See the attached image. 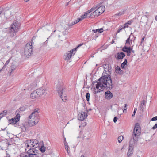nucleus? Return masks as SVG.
Segmentation results:
<instances>
[{
    "label": "nucleus",
    "instance_id": "f257e3e1",
    "mask_svg": "<svg viewBox=\"0 0 157 157\" xmlns=\"http://www.w3.org/2000/svg\"><path fill=\"white\" fill-rule=\"evenodd\" d=\"M96 85V88H94V90L97 89V91H94V93L96 94L100 92L103 90V87L106 88L108 90L105 92V97L107 100L111 99L113 97V94L109 90L112 89L113 87L112 83V81L109 75L107 74L99 78Z\"/></svg>",
    "mask_w": 157,
    "mask_h": 157
},
{
    "label": "nucleus",
    "instance_id": "f03ea898",
    "mask_svg": "<svg viewBox=\"0 0 157 157\" xmlns=\"http://www.w3.org/2000/svg\"><path fill=\"white\" fill-rule=\"evenodd\" d=\"M38 110L36 109L29 117L28 123L30 125L33 126L36 124L39 121L38 116Z\"/></svg>",
    "mask_w": 157,
    "mask_h": 157
},
{
    "label": "nucleus",
    "instance_id": "7ed1b4c3",
    "mask_svg": "<svg viewBox=\"0 0 157 157\" xmlns=\"http://www.w3.org/2000/svg\"><path fill=\"white\" fill-rule=\"evenodd\" d=\"M56 86V90L59 94L60 95L61 98H63V95L65 94V88L63 85L62 81L61 79L58 80L55 83Z\"/></svg>",
    "mask_w": 157,
    "mask_h": 157
},
{
    "label": "nucleus",
    "instance_id": "20e7f679",
    "mask_svg": "<svg viewBox=\"0 0 157 157\" xmlns=\"http://www.w3.org/2000/svg\"><path fill=\"white\" fill-rule=\"evenodd\" d=\"M97 9L92 13L89 16V18H93L95 16H98L103 13L105 10L104 6H101L98 7L97 6Z\"/></svg>",
    "mask_w": 157,
    "mask_h": 157
},
{
    "label": "nucleus",
    "instance_id": "39448f33",
    "mask_svg": "<svg viewBox=\"0 0 157 157\" xmlns=\"http://www.w3.org/2000/svg\"><path fill=\"white\" fill-rule=\"evenodd\" d=\"M141 131L139 124H135L133 132V138L134 141H137L138 136L140 135Z\"/></svg>",
    "mask_w": 157,
    "mask_h": 157
},
{
    "label": "nucleus",
    "instance_id": "423d86ee",
    "mask_svg": "<svg viewBox=\"0 0 157 157\" xmlns=\"http://www.w3.org/2000/svg\"><path fill=\"white\" fill-rule=\"evenodd\" d=\"M83 44V43L81 44L76 48L66 52L64 55V59L65 60L69 59L76 53V49L82 46Z\"/></svg>",
    "mask_w": 157,
    "mask_h": 157
},
{
    "label": "nucleus",
    "instance_id": "0eeeda50",
    "mask_svg": "<svg viewBox=\"0 0 157 157\" xmlns=\"http://www.w3.org/2000/svg\"><path fill=\"white\" fill-rule=\"evenodd\" d=\"M32 46L30 43H27L25 46L24 48V55L25 57H29L30 56L32 52Z\"/></svg>",
    "mask_w": 157,
    "mask_h": 157
},
{
    "label": "nucleus",
    "instance_id": "6e6552de",
    "mask_svg": "<svg viewBox=\"0 0 157 157\" xmlns=\"http://www.w3.org/2000/svg\"><path fill=\"white\" fill-rule=\"evenodd\" d=\"M19 29V27L17 25V23L16 22H13L12 24L10 27V32L12 33L13 35L12 36H14L18 32Z\"/></svg>",
    "mask_w": 157,
    "mask_h": 157
},
{
    "label": "nucleus",
    "instance_id": "1a4fd4ad",
    "mask_svg": "<svg viewBox=\"0 0 157 157\" xmlns=\"http://www.w3.org/2000/svg\"><path fill=\"white\" fill-rule=\"evenodd\" d=\"M37 92L39 97L42 96H45L47 93V90L46 89L40 88L36 90Z\"/></svg>",
    "mask_w": 157,
    "mask_h": 157
},
{
    "label": "nucleus",
    "instance_id": "9d476101",
    "mask_svg": "<svg viewBox=\"0 0 157 157\" xmlns=\"http://www.w3.org/2000/svg\"><path fill=\"white\" fill-rule=\"evenodd\" d=\"M132 49V48L128 47L127 46H124L122 48V50L124 52H126L128 56H130Z\"/></svg>",
    "mask_w": 157,
    "mask_h": 157
},
{
    "label": "nucleus",
    "instance_id": "9b49d317",
    "mask_svg": "<svg viewBox=\"0 0 157 157\" xmlns=\"http://www.w3.org/2000/svg\"><path fill=\"white\" fill-rule=\"evenodd\" d=\"M87 116V113L85 112L79 113L78 115V119L80 121H83L86 118Z\"/></svg>",
    "mask_w": 157,
    "mask_h": 157
},
{
    "label": "nucleus",
    "instance_id": "f8f14e48",
    "mask_svg": "<svg viewBox=\"0 0 157 157\" xmlns=\"http://www.w3.org/2000/svg\"><path fill=\"white\" fill-rule=\"evenodd\" d=\"M94 8H92L90 10H88L86 13H85L84 15H83L81 16V20L86 18L88 14L89 13L91 12H92L94 11V10H95Z\"/></svg>",
    "mask_w": 157,
    "mask_h": 157
},
{
    "label": "nucleus",
    "instance_id": "ddd939ff",
    "mask_svg": "<svg viewBox=\"0 0 157 157\" xmlns=\"http://www.w3.org/2000/svg\"><path fill=\"white\" fill-rule=\"evenodd\" d=\"M125 56V54L123 52H120L117 53V55L115 57L117 59H122Z\"/></svg>",
    "mask_w": 157,
    "mask_h": 157
},
{
    "label": "nucleus",
    "instance_id": "4468645a",
    "mask_svg": "<svg viewBox=\"0 0 157 157\" xmlns=\"http://www.w3.org/2000/svg\"><path fill=\"white\" fill-rule=\"evenodd\" d=\"M30 97L32 99H35L38 98L39 97L38 93L36 90L30 94Z\"/></svg>",
    "mask_w": 157,
    "mask_h": 157
},
{
    "label": "nucleus",
    "instance_id": "2eb2a0df",
    "mask_svg": "<svg viewBox=\"0 0 157 157\" xmlns=\"http://www.w3.org/2000/svg\"><path fill=\"white\" fill-rule=\"evenodd\" d=\"M32 147H34V148H36L39 146V141L35 139L32 140Z\"/></svg>",
    "mask_w": 157,
    "mask_h": 157
},
{
    "label": "nucleus",
    "instance_id": "dca6fc26",
    "mask_svg": "<svg viewBox=\"0 0 157 157\" xmlns=\"http://www.w3.org/2000/svg\"><path fill=\"white\" fill-rule=\"evenodd\" d=\"M32 140H27L26 141V148L29 147V148L31 149L32 147Z\"/></svg>",
    "mask_w": 157,
    "mask_h": 157
},
{
    "label": "nucleus",
    "instance_id": "f3484780",
    "mask_svg": "<svg viewBox=\"0 0 157 157\" xmlns=\"http://www.w3.org/2000/svg\"><path fill=\"white\" fill-rule=\"evenodd\" d=\"M130 37L131 36L130 35L129 37L126 40V43H125V46H128L132 44V40L130 39Z\"/></svg>",
    "mask_w": 157,
    "mask_h": 157
},
{
    "label": "nucleus",
    "instance_id": "a211bd4d",
    "mask_svg": "<svg viewBox=\"0 0 157 157\" xmlns=\"http://www.w3.org/2000/svg\"><path fill=\"white\" fill-rule=\"evenodd\" d=\"M90 136V132L89 131H87L84 133L83 138L85 139V138L86 137L85 139L88 140L89 139Z\"/></svg>",
    "mask_w": 157,
    "mask_h": 157
},
{
    "label": "nucleus",
    "instance_id": "6ab92c4d",
    "mask_svg": "<svg viewBox=\"0 0 157 157\" xmlns=\"http://www.w3.org/2000/svg\"><path fill=\"white\" fill-rule=\"evenodd\" d=\"M133 150L132 147V146H129V148L127 153V155L128 156H129L133 153Z\"/></svg>",
    "mask_w": 157,
    "mask_h": 157
},
{
    "label": "nucleus",
    "instance_id": "aec40b11",
    "mask_svg": "<svg viewBox=\"0 0 157 157\" xmlns=\"http://www.w3.org/2000/svg\"><path fill=\"white\" fill-rule=\"evenodd\" d=\"M145 106V101L143 100L141 102V104L140 106V110H143L144 109V106Z\"/></svg>",
    "mask_w": 157,
    "mask_h": 157
},
{
    "label": "nucleus",
    "instance_id": "412c9836",
    "mask_svg": "<svg viewBox=\"0 0 157 157\" xmlns=\"http://www.w3.org/2000/svg\"><path fill=\"white\" fill-rule=\"evenodd\" d=\"M32 154H33V155H35V157H37L38 156L37 155L38 153L39 152V151L37 150H36L34 149V148H33V151H32Z\"/></svg>",
    "mask_w": 157,
    "mask_h": 157
},
{
    "label": "nucleus",
    "instance_id": "4be33fe9",
    "mask_svg": "<svg viewBox=\"0 0 157 157\" xmlns=\"http://www.w3.org/2000/svg\"><path fill=\"white\" fill-rule=\"evenodd\" d=\"M16 120L15 119V118H12L11 119L9 120V121L10 122V124H16V123L17 122L16 121Z\"/></svg>",
    "mask_w": 157,
    "mask_h": 157
},
{
    "label": "nucleus",
    "instance_id": "5701e85b",
    "mask_svg": "<svg viewBox=\"0 0 157 157\" xmlns=\"http://www.w3.org/2000/svg\"><path fill=\"white\" fill-rule=\"evenodd\" d=\"M16 68L15 65H11L9 70V72L10 73V74H11L13 71Z\"/></svg>",
    "mask_w": 157,
    "mask_h": 157
},
{
    "label": "nucleus",
    "instance_id": "b1692460",
    "mask_svg": "<svg viewBox=\"0 0 157 157\" xmlns=\"http://www.w3.org/2000/svg\"><path fill=\"white\" fill-rule=\"evenodd\" d=\"M81 20V19L78 18L77 20L75 21L74 22H71V25H69L70 27H71L72 26L74 25V24L77 23L79 21H80Z\"/></svg>",
    "mask_w": 157,
    "mask_h": 157
},
{
    "label": "nucleus",
    "instance_id": "393cba45",
    "mask_svg": "<svg viewBox=\"0 0 157 157\" xmlns=\"http://www.w3.org/2000/svg\"><path fill=\"white\" fill-rule=\"evenodd\" d=\"M33 148L30 149L28 150L27 151L28 154L29 155V157L33 156L31 155H33L32 151H33Z\"/></svg>",
    "mask_w": 157,
    "mask_h": 157
},
{
    "label": "nucleus",
    "instance_id": "a878e982",
    "mask_svg": "<svg viewBox=\"0 0 157 157\" xmlns=\"http://www.w3.org/2000/svg\"><path fill=\"white\" fill-rule=\"evenodd\" d=\"M7 113V111L6 110H5L3 111V113L0 114V119L2 118V117L6 115V114Z\"/></svg>",
    "mask_w": 157,
    "mask_h": 157
},
{
    "label": "nucleus",
    "instance_id": "bb28decb",
    "mask_svg": "<svg viewBox=\"0 0 157 157\" xmlns=\"http://www.w3.org/2000/svg\"><path fill=\"white\" fill-rule=\"evenodd\" d=\"M127 60L126 59H125L124 61V62L121 64V67L122 69L124 68V66H125V65L127 64Z\"/></svg>",
    "mask_w": 157,
    "mask_h": 157
},
{
    "label": "nucleus",
    "instance_id": "cd10ccee",
    "mask_svg": "<svg viewBox=\"0 0 157 157\" xmlns=\"http://www.w3.org/2000/svg\"><path fill=\"white\" fill-rule=\"evenodd\" d=\"M20 115L19 113H17L16 115V116L14 117V118L16 120V121L18 122L20 120Z\"/></svg>",
    "mask_w": 157,
    "mask_h": 157
},
{
    "label": "nucleus",
    "instance_id": "c85d7f7f",
    "mask_svg": "<svg viewBox=\"0 0 157 157\" xmlns=\"http://www.w3.org/2000/svg\"><path fill=\"white\" fill-rule=\"evenodd\" d=\"M46 148L44 146H41L40 149V150L42 153H44L45 151Z\"/></svg>",
    "mask_w": 157,
    "mask_h": 157
},
{
    "label": "nucleus",
    "instance_id": "c756f323",
    "mask_svg": "<svg viewBox=\"0 0 157 157\" xmlns=\"http://www.w3.org/2000/svg\"><path fill=\"white\" fill-rule=\"evenodd\" d=\"M125 10H124L123 11L119 12V13L117 14H116L115 15L116 16H121L124 14L125 13Z\"/></svg>",
    "mask_w": 157,
    "mask_h": 157
},
{
    "label": "nucleus",
    "instance_id": "7c9ffc66",
    "mask_svg": "<svg viewBox=\"0 0 157 157\" xmlns=\"http://www.w3.org/2000/svg\"><path fill=\"white\" fill-rule=\"evenodd\" d=\"M86 100L87 101H89L90 94L89 93H87L86 95Z\"/></svg>",
    "mask_w": 157,
    "mask_h": 157
},
{
    "label": "nucleus",
    "instance_id": "2f4dec72",
    "mask_svg": "<svg viewBox=\"0 0 157 157\" xmlns=\"http://www.w3.org/2000/svg\"><path fill=\"white\" fill-rule=\"evenodd\" d=\"M123 136H120L118 138V142L119 143H120L123 139Z\"/></svg>",
    "mask_w": 157,
    "mask_h": 157
},
{
    "label": "nucleus",
    "instance_id": "473e14b6",
    "mask_svg": "<svg viewBox=\"0 0 157 157\" xmlns=\"http://www.w3.org/2000/svg\"><path fill=\"white\" fill-rule=\"evenodd\" d=\"M25 107H21V108H20L19 109H17V112H20V111H25Z\"/></svg>",
    "mask_w": 157,
    "mask_h": 157
},
{
    "label": "nucleus",
    "instance_id": "72a5a7b5",
    "mask_svg": "<svg viewBox=\"0 0 157 157\" xmlns=\"http://www.w3.org/2000/svg\"><path fill=\"white\" fill-rule=\"evenodd\" d=\"M65 149H66L67 150V152L69 154V152H70V151L68 150V149L69 148V147H68L67 144H65Z\"/></svg>",
    "mask_w": 157,
    "mask_h": 157
},
{
    "label": "nucleus",
    "instance_id": "f704fd0d",
    "mask_svg": "<svg viewBox=\"0 0 157 157\" xmlns=\"http://www.w3.org/2000/svg\"><path fill=\"white\" fill-rule=\"evenodd\" d=\"M21 157H28L27 155H26V154L25 153H22L20 154Z\"/></svg>",
    "mask_w": 157,
    "mask_h": 157
},
{
    "label": "nucleus",
    "instance_id": "c9c22d12",
    "mask_svg": "<svg viewBox=\"0 0 157 157\" xmlns=\"http://www.w3.org/2000/svg\"><path fill=\"white\" fill-rule=\"evenodd\" d=\"M128 27V24L127 23H125L124 24V26H121V27H122L123 29H124L125 28H126V27Z\"/></svg>",
    "mask_w": 157,
    "mask_h": 157
},
{
    "label": "nucleus",
    "instance_id": "e433bc0d",
    "mask_svg": "<svg viewBox=\"0 0 157 157\" xmlns=\"http://www.w3.org/2000/svg\"><path fill=\"white\" fill-rule=\"evenodd\" d=\"M97 32L99 33H101L103 31V29L102 28H101L100 29H97Z\"/></svg>",
    "mask_w": 157,
    "mask_h": 157
},
{
    "label": "nucleus",
    "instance_id": "4c0bfd02",
    "mask_svg": "<svg viewBox=\"0 0 157 157\" xmlns=\"http://www.w3.org/2000/svg\"><path fill=\"white\" fill-rule=\"evenodd\" d=\"M65 91H66V90L65 91V94H63V98H62V99L63 101V100L64 99L63 98V97H64L65 98L64 99L65 100L66 99V98H67V97H66V96Z\"/></svg>",
    "mask_w": 157,
    "mask_h": 157
},
{
    "label": "nucleus",
    "instance_id": "58836bf2",
    "mask_svg": "<svg viewBox=\"0 0 157 157\" xmlns=\"http://www.w3.org/2000/svg\"><path fill=\"white\" fill-rule=\"evenodd\" d=\"M136 110H137V109L136 108H135V109H134V111L133 114L132 115V117H133L135 115V113H136Z\"/></svg>",
    "mask_w": 157,
    "mask_h": 157
},
{
    "label": "nucleus",
    "instance_id": "ea45409f",
    "mask_svg": "<svg viewBox=\"0 0 157 157\" xmlns=\"http://www.w3.org/2000/svg\"><path fill=\"white\" fill-rule=\"evenodd\" d=\"M156 120H157V116L153 117L151 119V121H152Z\"/></svg>",
    "mask_w": 157,
    "mask_h": 157
},
{
    "label": "nucleus",
    "instance_id": "a19ab883",
    "mask_svg": "<svg viewBox=\"0 0 157 157\" xmlns=\"http://www.w3.org/2000/svg\"><path fill=\"white\" fill-rule=\"evenodd\" d=\"M157 127V123L155 124V125L152 128L153 129H156Z\"/></svg>",
    "mask_w": 157,
    "mask_h": 157
},
{
    "label": "nucleus",
    "instance_id": "79ce46f5",
    "mask_svg": "<svg viewBox=\"0 0 157 157\" xmlns=\"http://www.w3.org/2000/svg\"><path fill=\"white\" fill-rule=\"evenodd\" d=\"M116 70L120 72H121V71H122V70H121L120 68L119 67H118V66L117 67Z\"/></svg>",
    "mask_w": 157,
    "mask_h": 157
},
{
    "label": "nucleus",
    "instance_id": "37998d69",
    "mask_svg": "<svg viewBox=\"0 0 157 157\" xmlns=\"http://www.w3.org/2000/svg\"><path fill=\"white\" fill-rule=\"evenodd\" d=\"M123 29V28L122 27H121V28L120 29H118V30L117 31V33H119L121 30H122Z\"/></svg>",
    "mask_w": 157,
    "mask_h": 157
},
{
    "label": "nucleus",
    "instance_id": "c03bdc74",
    "mask_svg": "<svg viewBox=\"0 0 157 157\" xmlns=\"http://www.w3.org/2000/svg\"><path fill=\"white\" fill-rule=\"evenodd\" d=\"M117 118L116 117H115L113 119V122L114 123H116V121H117Z\"/></svg>",
    "mask_w": 157,
    "mask_h": 157
},
{
    "label": "nucleus",
    "instance_id": "a18cd8bd",
    "mask_svg": "<svg viewBox=\"0 0 157 157\" xmlns=\"http://www.w3.org/2000/svg\"><path fill=\"white\" fill-rule=\"evenodd\" d=\"M144 38H145V37L144 36L142 38V39L141 41L140 45H142V43L143 42V41H144Z\"/></svg>",
    "mask_w": 157,
    "mask_h": 157
},
{
    "label": "nucleus",
    "instance_id": "49530a36",
    "mask_svg": "<svg viewBox=\"0 0 157 157\" xmlns=\"http://www.w3.org/2000/svg\"><path fill=\"white\" fill-rule=\"evenodd\" d=\"M10 60L9 59L7 61L6 63H5V64L6 65H7L8 63H9L10 61Z\"/></svg>",
    "mask_w": 157,
    "mask_h": 157
},
{
    "label": "nucleus",
    "instance_id": "de8ad7c7",
    "mask_svg": "<svg viewBox=\"0 0 157 157\" xmlns=\"http://www.w3.org/2000/svg\"><path fill=\"white\" fill-rule=\"evenodd\" d=\"M132 21H129L128 22V24L130 25L132 23Z\"/></svg>",
    "mask_w": 157,
    "mask_h": 157
},
{
    "label": "nucleus",
    "instance_id": "09e8293b",
    "mask_svg": "<svg viewBox=\"0 0 157 157\" xmlns=\"http://www.w3.org/2000/svg\"><path fill=\"white\" fill-rule=\"evenodd\" d=\"M92 31L94 32V33H96L97 32V29H93L92 30Z\"/></svg>",
    "mask_w": 157,
    "mask_h": 157
},
{
    "label": "nucleus",
    "instance_id": "8fccbe9b",
    "mask_svg": "<svg viewBox=\"0 0 157 157\" xmlns=\"http://www.w3.org/2000/svg\"><path fill=\"white\" fill-rule=\"evenodd\" d=\"M6 65L5 64V65H4V66H3V67H2V69H5V68H6Z\"/></svg>",
    "mask_w": 157,
    "mask_h": 157
},
{
    "label": "nucleus",
    "instance_id": "3c124183",
    "mask_svg": "<svg viewBox=\"0 0 157 157\" xmlns=\"http://www.w3.org/2000/svg\"><path fill=\"white\" fill-rule=\"evenodd\" d=\"M123 112L124 113H125L126 112V109L125 108H124V109L123 110Z\"/></svg>",
    "mask_w": 157,
    "mask_h": 157
},
{
    "label": "nucleus",
    "instance_id": "603ef678",
    "mask_svg": "<svg viewBox=\"0 0 157 157\" xmlns=\"http://www.w3.org/2000/svg\"><path fill=\"white\" fill-rule=\"evenodd\" d=\"M127 105V104H125V106L124 107V108H125V109H127V108H126Z\"/></svg>",
    "mask_w": 157,
    "mask_h": 157
},
{
    "label": "nucleus",
    "instance_id": "864d4df0",
    "mask_svg": "<svg viewBox=\"0 0 157 157\" xmlns=\"http://www.w3.org/2000/svg\"><path fill=\"white\" fill-rule=\"evenodd\" d=\"M67 142L66 141V140L64 141V145L67 144Z\"/></svg>",
    "mask_w": 157,
    "mask_h": 157
},
{
    "label": "nucleus",
    "instance_id": "5fc2aeb1",
    "mask_svg": "<svg viewBox=\"0 0 157 157\" xmlns=\"http://www.w3.org/2000/svg\"><path fill=\"white\" fill-rule=\"evenodd\" d=\"M67 25H68L69 27H70V26H69V25H71V23H69V24H67Z\"/></svg>",
    "mask_w": 157,
    "mask_h": 157
},
{
    "label": "nucleus",
    "instance_id": "6e6d98bb",
    "mask_svg": "<svg viewBox=\"0 0 157 157\" xmlns=\"http://www.w3.org/2000/svg\"><path fill=\"white\" fill-rule=\"evenodd\" d=\"M86 122H84V123L83 124V126H85L86 125Z\"/></svg>",
    "mask_w": 157,
    "mask_h": 157
},
{
    "label": "nucleus",
    "instance_id": "4d7b16f0",
    "mask_svg": "<svg viewBox=\"0 0 157 157\" xmlns=\"http://www.w3.org/2000/svg\"><path fill=\"white\" fill-rule=\"evenodd\" d=\"M114 42V41L113 40L112 41V44H113Z\"/></svg>",
    "mask_w": 157,
    "mask_h": 157
},
{
    "label": "nucleus",
    "instance_id": "13d9d810",
    "mask_svg": "<svg viewBox=\"0 0 157 157\" xmlns=\"http://www.w3.org/2000/svg\"><path fill=\"white\" fill-rule=\"evenodd\" d=\"M155 19L157 21V16H155Z\"/></svg>",
    "mask_w": 157,
    "mask_h": 157
},
{
    "label": "nucleus",
    "instance_id": "bf43d9fd",
    "mask_svg": "<svg viewBox=\"0 0 157 157\" xmlns=\"http://www.w3.org/2000/svg\"><path fill=\"white\" fill-rule=\"evenodd\" d=\"M6 127L5 128H4V129H2V130H5V129H6Z\"/></svg>",
    "mask_w": 157,
    "mask_h": 157
},
{
    "label": "nucleus",
    "instance_id": "052dcab7",
    "mask_svg": "<svg viewBox=\"0 0 157 157\" xmlns=\"http://www.w3.org/2000/svg\"><path fill=\"white\" fill-rule=\"evenodd\" d=\"M29 0H25V1L26 2L29 1Z\"/></svg>",
    "mask_w": 157,
    "mask_h": 157
},
{
    "label": "nucleus",
    "instance_id": "680f3d73",
    "mask_svg": "<svg viewBox=\"0 0 157 157\" xmlns=\"http://www.w3.org/2000/svg\"><path fill=\"white\" fill-rule=\"evenodd\" d=\"M81 157H84L83 155H82L81 156Z\"/></svg>",
    "mask_w": 157,
    "mask_h": 157
},
{
    "label": "nucleus",
    "instance_id": "e2e57ef3",
    "mask_svg": "<svg viewBox=\"0 0 157 157\" xmlns=\"http://www.w3.org/2000/svg\"><path fill=\"white\" fill-rule=\"evenodd\" d=\"M3 69H1L0 70V72Z\"/></svg>",
    "mask_w": 157,
    "mask_h": 157
},
{
    "label": "nucleus",
    "instance_id": "0e129e2a",
    "mask_svg": "<svg viewBox=\"0 0 157 157\" xmlns=\"http://www.w3.org/2000/svg\"><path fill=\"white\" fill-rule=\"evenodd\" d=\"M132 51L133 52H134V51L133 50H132Z\"/></svg>",
    "mask_w": 157,
    "mask_h": 157
},
{
    "label": "nucleus",
    "instance_id": "69168bd1",
    "mask_svg": "<svg viewBox=\"0 0 157 157\" xmlns=\"http://www.w3.org/2000/svg\"><path fill=\"white\" fill-rule=\"evenodd\" d=\"M65 140H66V138H65L64 139V141H65Z\"/></svg>",
    "mask_w": 157,
    "mask_h": 157
},
{
    "label": "nucleus",
    "instance_id": "338daca9",
    "mask_svg": "<svg viewBox=\"0 0 157 157\" xmlns=\"http://www.w3.org/2000/svg\"><path fill=\"white\" fill-rule=\"evenodd\" d=\"M43 43L44 44H45V42H44Z\"/></svg>",
    "mask_w": 157,
    "mask_h": 157
},
{
    "label": "nucleus",
    "instance_id": "774afa93",
    "mask_svg": "<svg viewBox=\"0 0 157 157\" xmlns=\"http://www.w3.org/2000/svg\"><path fill=\"white\" fill-rule=\"evenodd\" d=\"M55 31H56V30H55L54 31V32H55Z\"/></svg>",
    "mask_w": 157,
    "mask_h": 157
}]
</instances>
